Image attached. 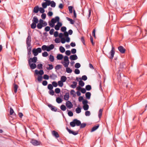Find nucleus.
Here are the masks:
<instances>
[{"label":"nucleus","mask_w":147,"mask_h":147,"mask_svg":"<svg viewBox=\"0 0 147 147\" xmlns=\"http://www.w3.org/2000/svg\"><path fill=\"white\" fill-rule=\"evenodd\" d=\"M42 64L41 63H39L37 65V68L38 69H40L38 71V70L36 69L35 70L34 74L36 75H40V76H38L37 78L38 80L40 82L42 80V76L44 74V72L43 70H42Z\"/></svg>","instance_id":"obj_1"},{"label":"nucleus","mask_w":147,"mask_h":147,"mask_svg":"<svg viewBox=\"0 0 147 147\" xmlns=\"http://www.w3.org/2000/svg\"><path fill=\"white\" fill-rule=\"evenodd\" d=\"M70 125L71 127H74L76 125L77 126H80V128H83L85 127L86 125V123H81V121L77 119H74L70 123Z\"/></svg>","instance_id":"obj_2"},{"label":"nucleus","mask_w":147,"mask_h":147,"mask_svg":"<svg viewBox=\"0 0 147 147\" xmlns=\"http://www.w3.org/2000/svg\"><path fill=\"white\" fill-rule=\"evenodd\" d=\"M123 75V77L121 76V75L120 73L119 74V75H117V79L119 82H121L124 86H125L126 88L128 87V78L124 77Z\"/></svg>","instance_id":"obj_3"},{"label":"nucleus","mask_w":147,"mask_h":147,"mask_svg":"<svg viewBox=\"0 0 147 147\" xmlns=\"http://www.w3.org/2000/svg\"><path fill=\"white\" fill-rule=\"evenodd\" d=\"M32 23L31 25V27L32 29L35 28L36 26V24L38 23V18L34 16L32 20Z\"/></svg>","instance_id":"obj_4"},{"label":"nucleus","mask_w":147,"mask_h":147,"mask_svg":"<svg viewBox=\"0 0 147 147\" xmlns=\"http://www.w3.org/2000/svg\"><path fill=\"white\" fill-rule=\"evenodd\" d=\"M115 53V51L114 48L113 46L112 47L111 50L109 53L108 55H107V56L110 59H112L113 58L114 55Z\"/></svg>","instance_id":"obj_5"},{"label":"nucleus","mask_w":147,"mask_h":147,"mask_svg":"<svg viewBox=\"0 0 147 147\" xmlns=\"http://www.w3.org/2000/svg\"><path fill=\"white\" fill-rule=\"evenodd\" d=\"M125 63L124 62L121 63L120 64L119 69L118 71V72L117 74V75L118 74L119 75V73H120V74H121V72L123 71L125 69Z\"/></svg>","instance_id":"obj_6"},{"label":"nucleus","mask_w":147,"mask_h":147,"mask_svg":"<svg viewBox=\"0 0 147 147\" xmlns=\"http://www.w3.org/2000/svg\"><path fill=\"white\" fill-rule=\"evenodd\" d=\"M30 143L34 146H37L38 145H41L42 143L40 141L34 140V139H32L30 141Z\"/></svg>","instance_id":"obj_7"},{"label":"nucleus","mask_w":147,"mask_h":147,"mask_svg":"<svg viewBox=\"0 0 147 147\" xmlns=\"http://www.w3.org/2000/svg\"><path fill=\"white\" fill-rule=\"evenodd\" d=\"M31 37L30 33H28V37L26 40V43L28 47L31 46Z\"/></svg>","instance_id":"obj_8"},{"label":"nucleus","mask_w":147,"mask_h":147,"mask_svg":"<svg viewBox=\"0 0 147 147\" xmlns=\"http://www.w3.org/2000/svg\"><path fill=\"white\" fill-rule=\"evenodd\" d=\"M28 63L31 68L32 69H34L36 67V64L34 63L31 64V61L30 60H28Z\"/></svg>","instance_id":"obj_9"},{"label":"nucleus","mask_w":147,"mask_h":147,"mask_svg":"<svg viewBox=\"0 0 147 147\" xmlns=\"http://www.w3.org/2000/svg\"><path fill=\"white\" fill-rule=\"evenodd\" d=\"M48 106L50 108L52 111L55 112L57 111V108L54 106H53L50 104H48Z\"/></svg>","instance_id":"obj_10"},{"label":"nucleus","mask_w":147,"mask_h":147,"mask_svg":"<svg viewBox=\"0 0 147 147\" xmlns=\"http://www.w3.org/2000/svg\"><path fill=\"white\" fill-rule=\"evenodd\" d=\"M66 106L69 109H70L73 107V105L71 102L67 100L66 103Z\"/></svg>","instance_id":"obj_11"},{"label":"nucleus","mask_w":147,"mask_h":147,"mask_svg":"<svg viewBox=\"0 0 147 147\" xmlns=\"http://www.w3.org/2000/svg\"><path fill=\"white\" fill-rule=\"evenodd\" d=\"M52 135L56 138H57L59 137V135L58 133L55 130H53L52 132Z\"/></svg>","instance_id":"obj_12"},{"label":"nucleus","mask_w":147,"mask_h":147,"mask_svg":"<svg viewBox=\"0 0 147 147\" xmlns=\"http://www.w3.org/2000/svg\"><path fill=\"white\" fill-rule=\"evenodd\" d=\"M118 50L121 53H124L125 51V49H124L123 47L122 46H120L118 47Z\"/></svg>","instance_id":"obj_13"},{"label":"nucleus","mask_w":147,"mask_h":147,"mask_svg":"<svg viewBox=\"0 0 147 147\" xmlns=\"http://www.w3.org/2000/svg\"><path fill=\"white\" fill-rule=\"evenodd\" d=\"M69 58L71 60H75L78 59V57L76 54L71 55Z\"/></svg>","instance_id":"obj_14"},{"label":"nucleus","mask_w":147,"mask_h":147,"mask_svg":"<svg viewBox=\"0 0 147 147\" xmlns=\"http://www.w3.org/2000/svg\"><path fill=\"white\" fill-rule=\"evenodd\" d=\"M54 47V46L53 44H51L49 46H47V51H49L50 50L53 49Z\"/></svg>","instance_id":"obj_15"},{"label":"nucleus","mask_w":147,"mask_h":147,"mask_svg":"<svg viewBox=\"0 0 147 147\" xmlns=\"http://www.w3.org/2000/svg\"><path fill=\"white\" fill-rule=\"evenodd\" d=\"M66 129L68 131L69 133V134H71L74 135H76L78 134V132H75L74 131H73L70 129H69L68 127H66Z\"/></svg>","instance_id":"obj_16"},{"label":"nucleus","mask_w":147,"mask_h":147,"mask_svg":"<svg viewBox=\"0 0 147 147\" xmlns=\"http://www.w3.org/2000/svg\"><path fill=\"white\" fill-rule=\"evenodd\" d=\"M37 58L36 57H34L33 58H30L28 60H30L31 61V63H36L37 61Z\"/></svg>","instance_id":"obj_17"},{"label":"nucleus","mask_w":147,"mask_h":147,"mask_svg":"<svg viewBox=\"0 0 147 147\" xmlns=\"http://www.w3.org/2000/svg\"><path fill=\"white\" fill-rule=\"evenodd\" d=\"M39 9L38 5H37L34 8L33 12L35 13H37L39 11Z\"/></svg>","instance_id":"obj_18"},{"label":"nucleus","mask_w":147,"mask_h":147,"mask_svg":"<svg viewBox=\"0 0 147 147\" xmlns=\"http://www.w3.org/2000/svg\"><path fill=\"white\" fill-rule=\"evenodd\" d=\"M13 88L14 90V92L15 93H16L17 92V90L19 87L18 85H17L15 83H14L13 84Z\"/></svg>","instance_id":"obj_19"},{"label":"nucleus","mask_w":147,"mask_h":147,"mask_svg":"<svg viewBox=\"0 0 147 147\" xmlns=\"http://www.w3.org/2000/svg\"><path fill=\"white\" fill-rule=\"evenodd\" d=\"M69 93L68 92L66 93L64 95V99L65 100H67L69 99Z\"/></svg>","instance_id":"obj_20"},{"label":"nucleus","mask_w":147,"mask_h":147,"mask_svg":"<svg viewBox=\"0 0 147 147\" xmlns=\"http://www.w3.org/2000/svg\"><path fill=\"white\" fill-rule=\"evenodd\" d=\"M85 96L86 99H90L91 96V93L89 92H87L86 93Z\"/></svg>","instance_id":"obj_21"},{"label":"nucleus","mask_w":147,"mask_h":147,"mask_svg":"<svg viewBox=\"0 0 147 147\" xmlns=\"http://www.w3.org/2000/svg\"><path fill=\"white\" fill-rule=\"evenodd\" d=\"M99 125L98 124L96 126L93 127L92 129L91 132H93L97 129L99 127Z\"/></svg>","instance_id":"obj_22"},{"label":"nucleus","mask_w":147,"mask_h":147,"mask_svg":"<svg viewBox=\"0 0 147 147\" xmlns=\"http://www.w3.org/2000/svg\"><path fill=\"white\" fill-rule=\"evenodd\" d=\"M57 58L58 60H61L63 58V55L61 54H58L57 55Z\"/></svg>","instance_id":"obj_23"},{"label":"nucleus","mask_w":147,"mask_h":147,"mask_svg":"<svg viewBox=\"0 0 147 147\" xmlns=\"http://www.w3.org/2000/svg\"><path fill=\"white\" fill-rule=\"evenodd\" d=\"M67 78L65 76H62L61 77V80L62 82H65L67 80Z\"/></svg>","instance_id":"obj_24"},{"label":"nucleus","mask_w":147,"mask_h":147,"mask_svg":"<svg viewBox=\"0 0 147 147\" xmlns=\"http://www.w3.org/2000/svg\"><path fill=\"white\" fill-rule=\"evenodd\" d=\"M36 50V49H33L32 50V52L34 56H36L38 54V53Z\"/></svg>","instance_id":"obj_25"},{"label":"nucleus","mask_w":147,"mask_h":147,"mask_svg":"<svg viewBox=\"0 0 147 147\" xmlns=\"http://www.w3.org/2000/svg\"><path fill=\"white\" fill-rule=\"evenodd\" d=\"M73 83L74 84L71 85L70 86L72 88H74L76 87L77 83V82L75 81L73 82Z\"/></svg>","instance_id":"obj_26"},{"label":"nucleus","mask_w":147,"mask_h":147,"mask_svg":"<svg viewBox=\"0 0 147 147\" xmlns=\"http://www.w3.org/2000/svg\"><path fill=\"white\" fill-rule=\"evenodd\" d=\"M103 111L102 109H100L99 111L98 114V117L99 118H100L102 116V112Z\"/></svg>","instance_id":"obj_27"},{"label":"nucleus","mask_w":147,"mask_h":147,"mask_svg":"<svg viewBox=\"0 0 147 147\" xmlns=\"http://www.w3.org/2000/svg\"><path fill=\"white\" fill-rule=\"evenodd\" d=\"M62 101V99L60 97H58L56 98V101L58 103H61Z\"/></svg>","instance_id":"obj_28"},{"label":"nucleus","mask_w":147,"mask_h":147,"mask_svg":"<svg viewBox=\"0 0 147 147\" xmlns=\"http://www.w3.org/2000/svg\"><path fill=\"white\" fill-rule=\"evenodd\" d=\"M85 89L87 91H90L92 89L91 86L89 85H87L86 86Z\"/></svg>","instance_id":"obj_29"},{"label":"nucleus","mask_w":147,"mask_h":147,"mask_svg":"<svg viewBox=\"0 0 147 147\" xmlns=\"http://www.w3.org/2000/svg\"><path fill=\"white\" fill-rule=\"evenodd\" d=\"M80 80H83L84 81L86 80L87 79V77L86 75H83L82 76V78H79Z\"/></svg>","instance_id":"obj_30"},{"label":"nucleus","mask_w":147,"mask_h":147,"mask_svg":"<svg viewBox=\"0 0 147 147\" xmlns=\"http://www.w3.org/2000/svg\"><path fill=\"white\" fill-rule=\"evenodd\" d=\"M89 105H83V108L85 111H87L89 109Z\"/></svg>","instance_id":"obj_31"},{"label":"nucleus","mask_w":147,"mask_h":147,"mask_svg":"<svg viewBox=\"0 0 147 147\" xmlns=\"http://www.w3.org/2000/svg\"><path fill=\"white\" fill-rule=\"evenodd\" d=\"M59 50L61 52L63 53L65 51V48L62 46H61L59 47Z\"/></svg>","instance_id":"obj_32"},{"label":"nucleus","mask_w":147,"mask_h":147,"mask_svg":"<svg viewBox=\"0 0 147 147\" xmlns=\"http://www.w3.org/2000/svg\"><path fill=\"white\" fill-rule=\"evenodd\" d=\"M84 83L81 80H80L79 82V84L81 87L83 86L84 85Z\"/></svg>","instance_id":"obj_33"},{"label":"nucleus","mask_w":147,"mask_h":147,"mask_svg":"<svg viewBox=\"0 0 147 147\" xmlns=\"http://www.w3.org/2000/svg\"><path fill=\"white\" fill-rule=\"evenodd\" d=\"M62 66L60 65H56L55 67L56 71L59 70L61 68Z\"/></svg>","instance_id":"obj_34"},{"label":"nucleus","mask_w":147,"mask_h":147,"mask_svg":"<svg viewBox=\"0 0 147 147\" xmlns=\"http://www.w3.org/2000/svg\"><path fill=\"white\" fill-rule=\"evenodd\" d=\"M47 88L49 90H52L53 88V86L51 84H49L48 85Z\"/></svg>","instance_id":"obj_35"},{"label":"nucleus","mask_w":147,"mask_h":147,"mask_svg":"<svg viewBox=\"0 0 147 147\" xmlns=\"http://www.w3.org/2000/svg\"><path fill=\"white\" fill-rule=\"evenodd\" d=\"M37 28L38 29H41L43 27V24H40V23H38L37 26Z\"/></svg>","instance_id":"obj_36"},{"label":"nucleus","mask_w":147,"mask_h":147,"mask_svg":"<svg viewBox=\"0 0 147 147\" xmlns=\"http://www.w3.org/2000/svg\"><path fill=\"white\" fill-rule=\"evenodd\" d=\"M61 109L63 111H65L66 109V107L64 105H62L60 107Z\"/></svg>","instance_id":"obj_37"},{"label":"nucleus","mask_w":147,"mask_h":147,"mask_svg":"<svg viewBox=\"0 0 147 147\" xmlns=\"http://www.w3.org/2000/svg\"><path fill=\"white\" fill-rule=\"evenodd\" d=\"M76 112L77 113H80L81 111V108L80 107H78L76 109Z\"/></svg>","instance_id":"obj_38"},{"label":"nucleus","mask_w":147,"mask_h":147,"mask_svg":"<svg viewBox=\"0 0 147 147\" xmlns=\"http://www.w3.org/2000/svg\"><path fill=\"white\" fill-rule=\"evenodd\" d=\"M66 71L68 73H71L72 72V70L70 67H67L66 68Z\"/></svg>","instance_id":"obj_39"},{"label":"nucleus","mask_w":147,"mask_h":147,"mask_svg":"<svg viewBox=\"0 0 147 147\" xmlns=\"http://www.w3.org/2000/svg\"><path fill=\"white\" fill-rule=\"evenodd\" d=\"M49 59L50 61L51 62L53 61L54 60V56L52 55H50L49 56Z\"/></svg>","instance_id":"obj_40"},{"label":"nucleus","mask_w":147,"mask_h":147,"mask_svg":"<svg viewBox=\"0 0 147 147\" xmlns=\"http://www.w3.org/2000/svg\"><path fill=\"white\" fill-rule=\"evenodd\" d=\"M67 19L70 22V23L71 24H74V21L72 19H70L68 17H66Z\"/></svg>","instance_id":"obj_41"},{"label":"nucleus","mask_w":147,"mask_h":147,"mask_svg":"<svg viewBox=\"0 0 147 147\" xmlns=\"http://www.w3.org/2000/svg\"><path fill=\"white\" fill-rule=\"evenodd\" d=\"M81 66L80 64L78 63H76L75 65V67L77 69L79 68Z\"/></svg>","instance_id":"obj_42"},{"label":"nucleus","mask_w":147,"mask_h":147,"mask_svg":"<svg viewBox=\"0 0 147 147\" xmlns=\"http://www.w3.org/2000/svg\"><path fill=\"white\" fill-rule=\"evenodd\" d=\"M51 6L53 7H54L56 6V3L54 1H52L50 4Z\"/></svg>","instance_id":"obj_43"},{"label":"nucleus","mask_w":147,"mask_h":147,"mask_svg":"<svg viewBox=\"0 0 147 147\" xmlns=\"http://www.w3.org/2000/svg\"><path fill=\"white\" fill-rule=\"evenodd\" d=\"M39 11L40 13H44V12H45V10L42 7H40L39 8Z\"/></svg>","instance_id":"obj_44"},{"label":"nucleus","mask_w":147,"mask_h":147,"mask_svg":"<svg viewBox=\"0 0 147 147\" xmlns=\"http://www.w3.org/2000/svg\"><path fill=\"white\" fill-rule=\"evenodd\" d=\"M70 13H72L73 12V7L72 6H69L68 7Z\"/></svg>","instance_id":"obj_45"},{"label":"nucleus","mask_w":147,"mask_h":147,"mask_svg":"<svg viewBox=\"0 0 147 147\" xmlns=\"http://www.w3.org/2000/svg\"><path fill=\"white\" fill-rule=\"evenodd\" d=\"M61 90L60 88H56L55 89V92L56 94H59Z\"/></svg>","instance_id":"obj_46"},{"label":"nucleus","mask_w":147,"mask_h":147,"mask_svg":"<svg viewBox=\"0 0 147 147\" xmlns=\"http://www.w3.org/2000/svg\"><path fill=\"white\" fill-rule=\"evenodd\" d=\"M52 85L53 87H57L58 85L57 82L55 81H53L52 82Z\"/></svg>","instance_id":"obj_47"},{"label":"nucleus","mask_w":147,"mask_h":147,"mask_svg":"<svg viewBox=\"0 0 147 147\" xmlns=\"http://www.w3.org/2000/svg\"><path fill=\"white\" fill-rule=\"evenodd\" d=\"M66 28L65 26H63L61 28V30L62 32H66Z\"/></svg>","instance_id":"obj_48"},{"label":"nucleus","mask_w":147,"mask_h":147,"mask_svg":"<svg viewBox=\"0 0 147 147\" xmlns=\"http://www.w3.org/2000/svg\"><path fill=\"white\" fill-rule=\"evenodd\" d=\"M64 60L65 62H67L68 61H69V59L68 57L67 56H65L64 57Z\"/></svg>","instance_id":"obj_49"},{"label":"nucleus","mask_w":147,"mask_h":147,"mask_svg":"<svg viewBox=\"0 0 147 147\" xmlns=\"http://www.w3.org/2000/svg\"><path fill=\"white\" fill-rule=\"evenodd\" d=\"M10 114L11 115H13V114L14 113V111L11 107L10 108Z\"/></svg>","instance_id":"obj_50"},{"label":"nucleus","mask_w":147,"mask_h":147,"mask_svg":"<svg viewBox=\"0 0 147 147\" xmlns=\"http://www.w3.org/2000/svg\"><path fill=\"white\" fill-rule=\"evenodd\" d=\"M50 77L53 79H55L57 77V76L54 74L52 73V75L50 76Z\"/></svg>","instance_id":"obj_51"},{"label":"nucleus","mask_w":147,"mask_h":147,"mask_svg":"<svg viewBox=\"0 0 147 147\" xmlns=\"http://www.w3.org/2000/svg\"><path fill=\"white\" fill-rule=\"evenodd\" d=\"M58 84L59 86L61 87L63 86V82L61 81H59L58 82Z\"/></svg>","instance_id":"obj_52"},{"label":"nucleus","mask_w":147,"mask_h":147,"mask_svg":"<svg viewBox=\"0 0 147 147\" xmlns=\"http://www.w3.org/2000/svg\"><path fill=\"white\" fill-rule=\"evenodd\" d=\"M48 54L47 52L45 51L42 53V55L44 57H47Z\"/></svg>","instance_id":"obj_53"},{"label":"nucleus","mask_w":147,"mask_h":147,"mask_svg":"<svg viewBox=\"0 0 147 147\" xmlns=\"http://www.w3.org/2000/svg\"><path fill=\"white\" fill-rule=\"evenodd\" d=\"M49 94H50L51 95L53 96L54 94V91L53 90H50L49 91Z\"/></svg>","instance_id":"obj_54"},{"label":"nucleus","mask_w":147,"mask_h":147,"mask_svg":"<svg viewBox=\"0 0 147 147\" xmlns=\"http://www.w3.org/2000/svg\"><path fill=\"white\" fill-rule=\"evenodd\" d=\"M42 8H43L44 9L46 8L47 7V6L46 3H45V2L43 3L42 4Z\"/></svg>","instance_id":"obj_55"},{"label":"nucleus","mask_w":147,"mask_h":147,"mask_svg":"<svg viewBox=\"0 0 147 147\" xmlns=\"http://www.w3.org/2000/svg\"><path fill=\"white\" fill-rule=\"evenodd\" d=\"M48 65L49 66V67H47V70H51L53 69V65L52 64H48Z\"/></svg>","instance_id":"obj_56"},{"label":"nucleus","mask_w":147,"mask_h":147,"mask_svg":"<svg viewBox=\"0 0 147 147\" xmlns=\"http://www.w3.org/2000/svg\"><path fill=\"white\" fill-rule=\"evenodd\" d=\"M70 93L71 95H72L74 97L76 96L75 92L73 90H71L70 92Z\"/></svg>","instance_id":"obj_57"},{"label":"nucleus","mask_w":147,"mask_h":147,"mask_svg":"<svg viewBox=\"0 0 147 147\" xmlns=\"http://www.w3.org/2000/svg\"><path fill=\"white\" fill-rule=\"evenodd\" d=\"M46 2L45 3L47 4V6H49L51 4V1H50L49 0H47L46 1H45Z\"/></svg>","instance_id":"obj_58"},{"label":"nucleus","mask_w":147,"mask_h":147,"mask_svg":"<svg viewBox=\"0 0 147 147\" xmlns=\"http://www.w3.org/2000/svg\"><path fill=\"white\" fill-rule=\"evenodd\" d=\"M43 78L44 79L48 80L49 79V77L48 75L45 74L43 76Z\"/></svg>","instance_id":"obj_59"},{"label":"nucleus","mask_w":147,"mask_h":147,"mask_svg":"<svg viewBox=\"0 0 147 147\" xmlns=\"http://www.w3.org/2000/svg\"><path fill=\"white\" fill-rule=\"evenodd\" d=\"M41 18L42 19H45L46 17V15L45 13H43L41 16Z\"/></svg>","instance_id":"obj_60"},{"label":"nucleus","mask_w":147,"mask_h":147,"mask_svg":"<svg viewBox=\"0 0 147 147\" xmlns=\"http://www.w3.org/2000/svg\"><path fill=\"white\" fill-rule=\"evenodd\" d=\"M47 46L45 45H43L42 47V49L43 51H45V50L47 51Z\"/></svg>","instance_id":"obj_61"},{"label":"nucleus","mask_w":147,"mask_h":147,"mask_svg":"<svg viewBox=\"0 0 147 147\" xmlns=\"http://www.w3.org/2000/svg\"><path fill=\"white\" fill-rule=\"evenodd\" d=\"M50 27L49 26H47L45 28V30L46 32H48L50 30Z\"/></svg>","instance_id":"obj_62"},{"label":"nucleus","mask_w":147,"mask_h":147,"mask_svg":"<svg viewBox=\"0 0 147 147\" xmlns=\"http://www.w3.org/2000/svg\"><path fill=\"white\" fill-rule=\"evenodd\" d=\"M68 115L70 117H72L73 115V113L71 111H69L68 113Z\"/></svg>","instance_id":"obj_63"},{"label":"nucleus","mask_w":147,"mask_h":147,"mask_svg":"<svg viewBox=\"0 0 147 147\" xmlns=\"http://www.w3.org/2000/svg\"><path fill=\"white\" fill-rule=\"evenodd\" d=\"M74 73L76 74H78L80 73V71L77 69H76L74 71Z\"/></svg>","instance_id":"obj_64"}]
</instances>
